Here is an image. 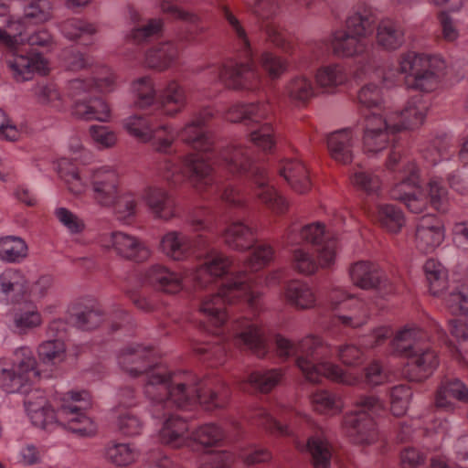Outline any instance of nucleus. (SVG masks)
I'll list each match as a JSON object with an SVG mask.
<instances>
[{
  "mask_svg": "<svg viewBox=\"0 0 468 468\" xmlns=\"http://www.w3.org/2000/svg\"><path fill=\"white\" fill-rule=\"evenodd\" d=\"M54 285V278L49 274H43L37 279L30 281L27 278L26 289V301L37 302L46 298L51 292Z\"/></svg>",
  "mask_w": 468,
  "mask_h": 468,
  "instance_id": "obj_58",
  "label": "nucleus"
},
{
  "mask_svg": "<svg viewBox=\"0 0 468 468\" xmlns=\"http://www.w3.org/2000/svg\"><path fill=\"white\" fill-rule=\"evenodd\" d=\"M60 31L67 39L89 47L95 43L98 27L90 21L74 17L62 22Z\"/></svg>",
  "mask_w": 468,
  "mask_h": 468,
  "instance_id": "obj_38",
  "label": "nucleus"
},
{
  "mask_svg": "<svg viewBox=\"0 0 468 468\" xmlns=\"http://www.w3.org/2000/svg\"><path fill=\"white\" fill-rule=\"evenodd\" d=\"M27 255V246L24 239L16 236L0 239V259L7 262H16Z\"/></svg>",
  "mask_w": 468,
  "mask_h": 468,
  "instance_id": "obj_54",
  "label": "nucleus"
},
{
  "mask_svg": "<svg viewBox=\"0 0 468 468\" xmlns=\"http://www.w3.org/2000/svg\"><path fill=\"white\" fill-rule=\"evenodd\" d=\"M100 243L105 250H113L116 255L126 260L144 261L151 255V250L144 241L122 231L102 234Z\"/></svg>",
  "mask_w": 468,
  "mask_h": 468,
  "instance_id": "obj_19",
  "label": "nucleus"
},
{
  "mask_svg": "<svg viewBox=\"0 0 468 468\" xmlns=\"http://www.w3.org/2000/svg\"><path fill=\"white\" fill-rule=\"evenodd\" d=\"M218 80L233 90H255L261 76L251 61L224 65L213 69Z\"/></svg>",
  "mask_w": 468,
  "mask_h": 468,
  "instance_id": "obj_20",
  "label": "nucleus"
},
{
  "mask_svg": "<svg viewBox=\"0 0 468 468\" xmlns=\"http://www.w3.org/2000/svg\"><path fill=\"white\" fill-rule=\"evenodd\" d=\"M349 275L352 282L363 290H388L391 283L378 265L367 261H356L351 265Z\"/></svg>",
  "mask_w": 468,
  "mask_h": 468,
  "instance_id": "obj_27",
  "label": "nucleus"
},
{
  "mask_svg": "<svg viewBox=\"0 0 468 468\" xmlns=\"http://www.w3.org/2000/svg\"><path fill=\"white\" fill-rule=\"evenodd\" d=\"M26 27H20L11 34V43H3L5 60L11 69L14 78L18 81L27 80L34 72L45 74L48 71V62L39 54H29L23 47L25 42L30 46L50 47L53 43L51 34L46 30H38L29 36H25Z\"/></svg>",
  "mask_w": 468,
  "mask_h": 468,
  "instance_id": "obj_8",
  "label": "nucleus"
},
{
  "mask_svg": "<svg viewBox=\"0 0 468 468\" xmlns=\"http://www.w3.org/2000/svg\"><path fill=\"white\" fill-rule=\"evenodd\" d=\"M355 406L357 410L345 416L343 428L356 444L371 445L378 439L373 415L384 410V403L376 396H361Z\"/></svg>",
  "mask_w": 468,
  "mask_h": 468,
  "instance_id": "obj_11",
  "label": "nucleus"
},
{
  "mask_svg": "<svg viewBox=\"0 0 468 468\" xmlns=\"http://www.w3.org/2000/svg\"><path fill=\"white\" fill-rule=\"evenodd\" d=\"M330 304L334 311L346 310L348 314H335L339 322L348 327H358L366 324L368 310L364 302L348 295L345 291L335 289L330 295Z\"/></svg>",
  "mask_w": 468,
  "mask_h": 468,
  "instance_id": "obj_21",
  "label": "nucleus"
},
{
  "mask_svg": "<svg viewBox=\"0 0 468 468\" xmlns=\"http://www.w3.org/2000/svg\"><path fill=\"white\" fill-rule=\"evenodd\" d=\"M330 46L333 53L339 58H351L364 54L369 47V40H363L344 30L333 32Z\"/></svg>",
  "mask_w": 468,
  "mask_h": 468,
  "instance_id": "obj_37",
  "label": "nucleus"
},
{
  "mask_svg": "<svg viewBox=\"0 0 468 468\" xmlns=\"http://www.w3.org/2000/svg\"><path fill=\"white\" fill-rule=\"evenodd\" d=\"M198 264L194 269L185 270L183 275L172 271L162 264H153L144 271L145 282L166 293H176L183 289L184 278L189 279L196 288H207L216 285L217 292L204 294L199 298L198 313L205 316L214 326H221L226 319L225 305L236 299L243 298L249 306L255 304L259 292L247 284L244 277L232 275L218 285V282L228 273L230 260L215 250L197 256Z\"/></svg>",
  "mask_w": 468,
  "mask_h": 468,
  "instance_id": "obj_1",
  "label": "nucleus"
},
{
  "mask_svg": "<svg viewBox=\"0 0 468 468\" xmlns=\"http://www.w3.org/2000/svg\"><path fill=\"white\" fill-rule=\"evenodd\" d=\"M224 243L230 249L243 251L252 248L244 268L258 271L273 259V250L267 244L254 246L255 237L250 227L239 219L230 220L221 233Z\"/></svg>",
  "mask_w": 468,
  "mask_h": 468,
  "instance_id": "obj_13",
  "label": "nucleus"
},
{
  "mask_svg": "<svg viewBox=\"0 0 468 468\" xmlns=\"http://www.w3.org/2000/svg\"><path fill=\"white\" fill-rule=\"evenodd\" d=\"M310 401L314 410L321 414L333 416L339 414L344 409L341 397L324 389L314 391L310 396Z\"/></svg>",
  "mask_w": 468,
  "mask_h": 468,
  "instance_id": "obj_50",
  "label": "nucleus"
},
{
  "mask_svg": "<svg viewBox=\"0 0 468 468\" xmlns=\"http://www.w3.org/2000/svg\"><path fill=\"white\" fill-rule=\"evenodd\" d=\"M377 41L383 48L395 50L404 43L403 29L392 20H383L377 29Z\"/></svg>",
  "mask_w": 468,
  "mask_h": 468,
  "instance_id": "obj_47",
  "label": "nucleus"
},
{
  "mask_svg": "<svg viewBox=\"0 0 468 468\" xmlns=\"http://www.w3.org/2000/svg\"><path fill=\"white\" fill-rule=\"evenodd\" d=\"M272 109L269 101L235 104L228 112L231 122H244L251 124L250 141L263 151L271 150L274 144V133L270 121Z\"/></svg>",
  "mask_w": 468,
  "mask_h": 468,
  "instance_id": "obj_9",
  "label": "nucleus"
},
{
  "mask_svg": "<svg viewBox=\"0 0 468 468\" xmlns=\"http://www.w3.org/2000/svg\"><path fill=\"white\" fill-rule=\"evenodd\" d=\"M137 206L136 197L133 193H122L121 191L120 197L112 207L114 208L118 220L129 223L136 215Z\"/></svg>",
  "mask_w": 468,
  "mask_h": 468,
  "instance_id": "obj_62",
  "label": "nucleus"
},
{
  "mask_svg": "<svg viewBox=\"0 0 468 468\" xmlns=\"http://www.w3.org/2000/svg\"><path fill=\"white\" fill-rule=\"evenodd\" d=\"M283 96L292 103L305 104L315 96V87L310 77L298 74L287 81Z\"/></svg>",
  "mask_w": 468,
  "mask_h": 468,
  "instance_id": "obj_40",
  "label": "nucleus"
},
{
  "mask_svg": "<svg viewBox=\"0 0 468 468\" xmlns=\"http://www.w3.org/2000/svg\"><path fill=\"white\" fill-rule=\"evenodd\" d=\"M141 198L155 218L170 221L176 217V205L164 186L155 184L146 186Z\"/></svg>",
  "mask_w": 468,
  "mask_h": 468,
  "instance_id": "obj_26",
  "label": "nucleus"
},
{
  "mask_svg": "<svg viewBox=\"0 0 468 468\" xmlns=\"http://www.w3.org/2000/svg\"><path fill=\"white\" fill-rule=\"evenodd\" d=\"M104 456L115 466L127 467L139 459L140 451L133 444L112 441L105 447Z\"/></svg>",
  "mask_w": 468,
  "mask_h": 468,
  "instance_id": "obj_43",
  "label": "nucleus"
},
{
  "mask_svg": "<svg viewBox=\"0 0 468 468\" xmlns=\"http://www.w3.org/2000/svg\"><path fill=\"white\" fill-rule=\"evenodd\" d=\"M192 439L203 446H216L225 437L220 427L214 423H207L199 426L192 434Z\"/></svg>",
  "mask_w": 468,
  "mask_h": 468,
  "instance_id": "obj_63",
  "label": "nucleus"
},
{
  "mask_svg": "<svg viewBox=\"0 0 468 468\" xmlns=\"http://www.w3.org/2000/svg\"><path fill=\"white\" fill-rule=\"evenodd\" d=\"M279 174L298 194H304L311 187L308 169L299 159L284 160L279 167Z\"/></svg>",
  "mask_w": 468,
  "mask_h": 468,
  "instance_id": "obj_36",
  "label": "nucleus"
},
{
  "mask_svg": "<svg viewBox=\"0 0 468 468\" xmlns=\"http://www.w3.org/2000/svg\"><path fill=\"white\" fill-rule=\"evenodd\" d=\"M71 114L83 121L108 122L111 118L109 105L101 98L89 97L75 99Z\"/></svg>",
  "mask_w": 468,
  "mask_h": 468,
  "instance_id": "obj_34",
  "label": "nucleus"
},
{
  "mask_svg": "<svg viewBox=\"0 0 468 468\" xmlns=\"http://www.w3.org/2000/svg\"><path fill=\"white\" fill-rule=\"evenodd\" d=\"M286 301L298 309H310L315 306L316 297L313 288L302 281H291L285 287Z\"/></svg>",
  "mask_w": 468,
  "mask_h": 468,
  "instance_id": "obj_41",
  "label": "nucleus"
},
{
  "mask_svg": "<svg viewBox=\"0 0 468 468\" xmlns=\"http://www.w3.org/2000/svg\"><path fill=\"white\" fill-rule=\"evenodd\" d=\"M300 241L317 246V254L323 266H331L335 259L336 242L325 230L321 222L307 224L300 229L297 234L292 232L288 237V242L296 244Z\"/></svg>",
  "mask_w": 468,
  "mask_h": 468,
  "instance_id": "obj_17",
  "label": "nucleus"
},
{
  "mask_svg": "<svg viewBox=\"0 0 468 468\" xmlns=\"http://www.w3.org/2000/svg\"><path fill=\"white\" fill-rule=\"evenodd\" d=\"M430 105V101L426 97L418 94L407 101L401 112H393L390 111L388 115L394 116L396 122H401V131L414 128L423 123Z\"/></svg>",
  "mask_w": 468,
  "mask_h": 468,
  "instance_id": "obj_32",
  "label": "nucleus"
},
{
  "mask_svg": "<svg viewBox=\"0 0 468 468\" xmlns=\"http://www.w3.org/2000/svg\"><path fill=\"white\" fill-rule=\"evenodd\" d=\"M412 392L406 385H398L389 390L390 411L396 417L403 416L410 404Z\"/></svg>",
  "mask_w": 468,
  "mask_h": 468,
  "instance_id": "obj_61",
  "label": "nucleus"
},
{
  "mask_svg": "<svg viewBox=\"0 0 468 468\" xmlns=\"http://www.w3.org/2000/svg\"><path fill=\"white\" fill-rule=\"evenodd\" d=\"M444 61L438 57L406 52L399 58V72L405 75L409 87L430 92L434 90L441 80Z\"/></svg>",
  "mask_w": 468,
  "mask_h": 468,
  "instance_id": "obj_10",
  "label": "nucleus"
},
{
  "mask_svg": "<svg viewBox=\"0 0 468 468\" xmlns=\"http://www.w3.org/2000/svg\"><path fill=\"white\" fill-rule=\"evenodd\" d=\"M131 91L134 97L136 107L145 110L156 105L158 91L154 80L150 76L135 79L131 85Z\"/></svg>",
  "mask_w": 468,
  "mask_h": 468,
  "instance_id": "obj_44",
  "label": "nucleus"
},
{
  "mask_svg": "<svg viewBox=\"0 0 468 468\" xmlns=\"http://www.w3.org/2000/svg\"><path fill=\"white\" fill-rule=\"evenodd\" d=\"M37 352L40 360L45 364H58L66 358L65 344L58 338L43 342Z\"/></svg>",
  "mask_w": 468,
  "mask_h": 468,
  "instance_id": "obj_59",
  "label": "nucleus"
},
{
  "mask_svg": "<svg viewBox=\"0 0 468 468\" xmlns=\"http://www.w3.org/2000/svg\"><path fill=\"white\" fill-rule=\"evenodd\" d=\"M52 4L49 0H32L24 9V16L7 21L5 29L0 28V42L11 43V34L27 24H41L52 17Z\"/></svg>",
  "mask_w": 468,
  "mask_h": 468,
  "instance_id": "obj_22",
  "label": "nucleus"
},
{
  "mask_svg": "<svg viewBox=\"0 0 468 468\" xmlns=\"http://www.w3.org/2000/svg\"><path fill=\"white\" fill-rule=\"evenodd\" d=\"M178 54L179 48L174 41H164L146 50L144 63L150 69L164 71L176 62Z\"/></svg>",
  "mask_w": 468,
  "mask_h": 468,
  "instance_id": "obj_35",
  "label": "nucleus"
},
{
  "mask_svg": "<svg viewBox=\"0 0 468 468\" xmlns=\"http://www.w3.org/2000/svg\"><path fill=\"white\" fill-rule=\"evenodd\" d=\"M300 450H305L311 455L314 468H328L331 463L332 447L330 443L320 436H313L308 439L303 446L296 444Z\"/></svg>",
  "mask_w": 468,
  "mask_h": 468,
  "instance_id": "obj_46",
  "label": "nucleus"
},
{
  "mask_svg": "<svg viewBox=\"0 0 468 468\" xmlns=\"http://www.w3.org/2000/svg\"><path fill=\"white\" fill-rule=\"evenodd\" d=\"M123 129L133 137L144 143L153 142L154 150L170 154L176 141L172 125L161 120L158 114H133L122 120Z\"/></svg>",
  "mask_w": 468,
  "mask_h": 468,
  "instance_id": "obj_12",
  "label": "nucleus"
},
{
  "mask_svg": "<svg viewBox=\"0 0 468 468\" xmlns=\"http://www.w3.org/2000/svg\"><path fill=\"white\" fill-rule=\"evenodd\" d=\"M347 73L341 64L333 63L320 67L315 72L316 83L324 89H334L346 82Z\"/></svg>",
  "mask_w": 468,
  "mask_h": 468,
  "instance_id": "obj_53",
  "label": "nucleus"
},
{
  "mask_svg": "<svg viewBox=\"0 0 468 468\" xmlns=\"http://www.w3.org/2000/svg\"><path fill=\"white\" fill-rule=\"evenodd\" d=\"M401 122L394 116L369 113L366 117L363 145L367 153L377 154L386 149L394 141L395 134L401 131Z\"/></svg>",
  "mask_w": 468,
  "mask_h": 468,
  "instance_id": "obj_16",
  "label": "nucleus"
},
{
  "mask_svg": "<svg viewBox=\"0 0 468 468\" xmlns=\"http://www.w3.org/2000/svg\"><path fill=\"white\" fill-rule=\"evenodd\" d=\"M277 355L284 359L295 358V365L306 380L318 383L323 377L345 385H356L359 378L345 372L339 366L324 360L329 346L314 335L295 343L281 335L275 336Z\"/></svg>",
  "mask_w": 468,
  "mask_h": 468,
  "instance_id": "obj_4",
  "label": "nucleus"
},
{
  "mask_svg": "<svg viewBox=\"0 0 468 468\" xmlns=\"http://www.w3.org/2000/svg\"><path fill=\"white\" fill-rule=\"evenodd\" d=\"M196 387H200L198 393L204 397L210 396L211 401H201V398L197 399L193 402L186 403L185 406H177L176 403L169 401V394L164 396L163 407L160 406L158 416L154 415V405L151 403V412L154 418H165L163 426L159 431L160 441L168 444L174 448H178L185 445L189 438L187 434L188 426L187 423L182 418L173 415L170 413V409L176 407L178 409H187L193 405L199 403L204 406L207 410H213L217 408L224 407L228 401L229 389L224 381L219 378H199Z\"/></svg>",
  "mask_w": 468,
  "mask_h": 468,
  "instance_id": "obj_5",
  "label": "nucleus"
},
{
  "mask_svg": "<svg viewBox=\"0 0 468 468\" xmlns=\"http://www.w3.org/2000/svg\"><path fill=\"white\" fill-rule=\"evenodd\" d=\"M443 223L434 216L422 217L416 227L415 246L422 253L433 252L443 242Z\"/></svg>",
  "mask_w": 468,
  "mask_h": 468,
  "instance_id": "obj_25",
  "label": "nucleus"
},
{
  "mask_svg": "<svg viewBox=\"0 0 468 468\" xmlns=\"http://www.w3.org/2000/svg\"><path fill=\"white\" fill-rule=\"evenodd\" d=\"M446 304L452 314L468 317V284H461L452 290Z\"/></svg>",
  "mask_w": 468,
  "mask_h": 468,
  "instance_id": "obj_64",
  "label": "nucleus"
},
{
  "mask_svg": "<svg viewBox=\"0 0 468 468\" xmlns=\"http://www.w3.org/2000/svg\"><path fill=\"white\" fill-rule=\"evenodd\" d=\"M87 178L93 201L101 207H112L120 197L122 178L112 165H101L89 169Z\"/></svg>",
  "mask_w": 468,
  "mask_h": 468,
  "instance_id": "obj_15",
  "label": "nucleus"
},
{
  "mask_svg": "<svg viewBox=\"0 0 468 468\" xmlns=\"http://www.w3.org/2000/svg\"><path fill=\"white\" fill-rule=\"evenodd\" d=\"M391 197L402 201L415 214L423 212L427 207V197L419 187V176L401 180L391 190Z\"/></svg>",
  "mask_w": 468,
  "mask_h": 468,
  "instance_id": "obj_30",
  "label": "nucleus"
},
{
  "mask_svg": "<svg viewBox=\"0 0 468 468\" xmlns=\"http://www.w3.org/2000/svg\"><path fill=\"white\" fill-rule=\"evenodd\" d=\"M357 142V133L353 128H344L327 136L326 143L334 160L348 164L353 159V150Z\"/></svg>",
  "mask_w": 468,
  "mask_h": 468,
  "instance_id": "obj_29",
  "label": "nucleus"
},
{
  "mask_svg": "<svg viewBox=\"0 0 468 468\" xmlns=\"http://www.w3.org/2000/svg\"><path fill=\"white\" fill-rule=\"evenodd\" d=\"M8 364L32 382H35L39 378L36 357L32 349L28 346H21L16 349L12 360Z\"/></svg>",
  "mask_w": 468,
  "mask_h": 468,
  "instance_id": "obj_48",
  "label": "nucleus"
},
{
  "mask_svg": "<svg viewBox=\"0 0 468 468\" xmlns=\"http://www.w3.org/2000/svg\"><path fill=\"white\" fill-rule=\"evenodd\" d=\"M232 333L235 345L245 346L258 356L267 353L264 334L256 321L246 317L238 319L233 324Z\"/></svg>",
  "mask_w": 468,
  "mask_h": 468,
  "instance_id": "obj_23",
  "label": "nucleus"
},
{
  "mask_svg": "<svg viewBox=\"0 0 468 468\" xmlns=\"http://www.w3.org/2000/svg\"><path fill=\"white\" fill-rule=\"evenodd\" d=\"M224 18L227 20L231 37L239 50L246 58H251L253 55L250 37L241 21L230 11L228 6L220 7Z\"/></svg>",
  "mask_w": 468,
  "mask_h": 468,
  "instance_id": "obj_42",
  "label": "nucleus"
},
{
  "mask_svg": "<svg viewBox=\"0 0 468 468\" xmlns=\"http://www.w3.org/2000/svg\"><path fill=\"white\" fill-rule=\"evenodd\" d=\"M359 103L378 115L389 114V109L384 104L381 89L374 83L364 85L358 91Z\"/></svg>",
  "mask_w": 468,
  "mask_h": 468,
  "instance_id": "obj_52",
  "label": "nucleus"
},
{
  "mask_svg": "<svg viewBox=\"0 0 468 468\" xmlns=\"http://www.w3.org/2000/svg\"><path fill=\"white\" fill-rule=\"evenodd\" d=\"M158 248L166 257L182 261L191 255L192 240L182 231L168 230L161 236Z\"/></svg>",
  "mask_w": 468,
  "mask_h": 468,
  "instance_id": "obj_33",
  "label": "nucleus"
},
{
  "mask_svg": "<svg viewBox=\"0 0 468 468\" xmlns=\"http://www.w3.org/2000/svg\"><path fill=\"white\" fill-rule=\"evenodd\" d=\"M129 16L133 26L126 34L128 40L142 43L162 33L164 27V20L162 18H150L146 23L140 24L142 21L141 16L136 10L131 9Z\"/></svg>",
  "mask_w": 468,
  "mask_h": 468,
  "instance_id": "obj_39",
  "label": "nucleus"
},
{
  "mask_svg": "<svg viewBox=\"0 0 468 468\" xmlns=\"http://www.w3.org/2000/svg\"><path fill=\"white\" fill-rule=\"evenodd\" d=\"M423 271L431 293L438 295L447 283V271L445 268L434 259H429L423 266Z\"/></svg>",
  "mask_w": 468,
  "mask_h": 468,
  "instance_id": "obj_55",
  "label": "nucleus"
},
{
  "mask_svg": "<svg viewBox=\"0 0 468 468\" xmlns=\"http://www.w3.org/2000/svg\"><path fill=\"white\" fill-rule=\"evenodd\" d=\"M214 165L231 175L250 171L256 186V197L274 213H283L287 201L269 184L265 168L252 165L249 151L238 144L218 147L213 156Z\"/></svg>",
  "mask_w": 468,
  "mask_h": 468,
  "instance_id": "obj_6",
  "label": "nucleus"
},
{
  "mask_svg": "<svg viewBox=\"0 0 468 468\" xmlns=\"http://www.w3.org/2000/svg\"><path fill=\"white\" fill-rule=\"evenodd\" d=\"M179 162L165 159L160 164V173L168 183L177 184V177L186 174L193 186L198 191L211 184L212 167L202 155L189 153L180 156Z\"/></svg>",
  "mask_w": 468,
  "mask_h": 468,
  "instance_id": "obj_14",
  "label": "nucleus"
},
{
  "mask_svg": "<svg viewBox=\"0 0 468 468\" xmlns=\"http://www.w3.org/2000/svg\"><path fill=\"white\" fill-rule=\"evenodd\" d=\"M58 168L59 176L71 194L80 196L85 193L88 187V178L84 179L73 165L63 158L58 162Z\"/></svg>",
  "mask_w": 468,
  "mask_h": 468,
  "instance_id": "obj_51",
  "label": "nucleus"
},
{
  "mask_svg": "<svg viewBox=\"0 0 468 468\" xmlns=\"http://www.w3.org/2000/svg\"><path fill=\"white\" fill-rule=\"evenodd\" d=\"M43 324V316L34 301H22L10 314V328L18 335H27Z\"/></svg>",
  "mask_w": 468,
  "mask_h": 468,
  "instance_id": "obj_28",
  "label": "nucleus"
},
{
  "mask_svg": "<svg viewBox=\"0 0 468 468\" xmlns=\"http://www.w3.org/2000/svg\"><path fill=\"white\" fill-rule=\"evenodd\" d=\"M371 217L389 233H398L405 224L403 212L390 204L378 205L376 211L371 213Z\"/></svg>",
  "mask_w": 468,
  "mask_h": 468,
  "instance_id": "obj_45",
  "label": "nucleus"
},
{
  "mask_svg": "<svg viewBox=\"0 0 468 468\" xmlns=\"http://www.w3.org/2000/svg\"><path fill=\"white\" fill-rule=\"evenodd\" d=\"M187 105L185 87L176 80H168L158 91L156 110L158 115L174 118Z\"/></svg>",
  "mask_w": 468,
  "mask_h": 468,
  "instance_id": "obj_24",
  "label": "nucleus"
},
{
  "mask_svg": "<svg viewBox=\"0 0 468 468\" xmlns=\"http://www.w3.org/2000/svg\"><path fill=\"white\" fill-rule=\"evenodd\" d=\"M282 373L279 369L252 372L248 378L237 382L239 388L245 389V385L250 384L261 392H269L281 381Z\"/></svg>",
  "mask_w": 468,
  "mask_h": 468,
  "instance_id": "obj_49",
  "label": "nucleus"
},
{
  "mask_svg": "<svg viewBox=\"0 0 468 468\" xmlns=\"http://www.w3.org/2000/svg\"><path fill=\"white\" fill-rule=\"evenodd\" d=\"M27 276L16 269H6L0 274V301L17 303L26 300Z\"/></svg>",
  "mask_w": 468,
  "mask_h": 468,
  "instance_id": "obj_31",
  "label": "nucleus"
},
{
  "mask_svg": "<svg viewBox=\"0 0 468 468\" xmlns=\"http://www.w3.org/2000/svg\"><path fill=\"white\" fill-rule=\"evenodd\" d=\"M315 260L313 253L303 248H296L292 253V266L293 270L304 275L316 272L319 267L326 268L321 264V259Z\"/></svg>",
  "mask_w": 468,
  "mask_h": 468,
  "instance_id": "obj_57",
  "label": "nucleus"
},
{
  "mask_svg": "<svg viewBox=\"0 0 468 468\" xmlns=\"http://www.w3.org/2000/svg\"><path fill=\"white\" fill-rule=\"evenodd\" d=\"M212 117L213 111L210 108L195 112L190 120L177 132V136L194 150L211 151L213 139L207 128V123Z\"/></svg>",
  "mask_w": 468,
  "mask_h": 468,
  "instance_id": "obj_18",
  "label": "nucleus"
},
{
  "mask_svg": "<svg viewBox=\"0 0 468 468\" xmlns=\"http://www.w3.org/2000/svg\"><path fill=\"white\" fill-rule=\"evenodd\" d=\"M373 18L367 14L356 13L348 17L346 21V33L368 40L373 32Z\"/></svg>",
  "mask_w": 468,
  "mask_h": 468,
  "instance_id": "obj_60",
  "label": "nucleus"
},
{
  "mask_svg": "<svg viewBox=\"0 0 468 468\" xmlns=\"http://www.w3.org/2000/svg\"><path fill=\"white\" fill-rule=\"evenodd\" d=\"M154 352L139 345L129 346L119 356V364L132 377L145 375L144 393L154 405V415L158 416L163 407L164 396L169 394V401L185 406L198 398L201 401H211V396L198 393L200 387L195 385L198 377L191 372L170 373L167 367L155 363Z\"/></svg>",
  "mask_w": 468,
  "mask_h": 468,
  "instance_id": "obj_3",
  "label": "nucleus"
},
{
  "mask_svg": "<svg viewBox=\"0 0 468 468\" xmlns=\"http://www.w3.org/2000/svg\"><path fill=\"white\" fill-rule=\"evenodd\" d=\"M34 95L38 103L61 111L65 107L64 98L54 83H43L37 85Z\"/></svg>",
  "mask_w": 468,
  "mask_h": 468,
  "instance_id": "obj_56",
  "label": "nucleus"
},
{
  "mask_svg": "<svg viewBox=\"0 0 468 468\" xmlns=\"http://www.w3.org/2000/svg\"><path fill=\"white\" fill-rule=\"evenodd\" d=\"M33 382L15 369L5 360H0V388L7 393H25L24 405L32 423L50 431L62 426L79 436H92L97 431L94 421L86 414L90 408V394L85 390H71L57 401V410L48 406L42 390H29Z\"/></svg>",
  "mask_w": 468,
  "mask_h": 468,
  "instance_id": "obj_2",
  "label": "nucleus"
},
{
  "mask_svg": "<svg viewBox=\"0 0 468 468\" xmlns=\"http://www.w3.org/2000/svg\"><path fill=\"white\" fill-rule=\"evenodd\" d=\"M427 335L416 326H405L391 342L395 354L409 358L403 374L410 381H422L438 366L436 353L424 344Z\"/></svg>",
  "mask_w": 468,
  "mask_h": 468,
  "instance_id": "obj_7",
  "label": "nucleus"
}]
</instances>
